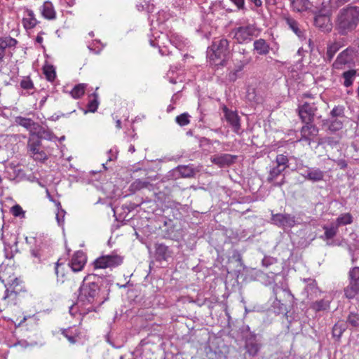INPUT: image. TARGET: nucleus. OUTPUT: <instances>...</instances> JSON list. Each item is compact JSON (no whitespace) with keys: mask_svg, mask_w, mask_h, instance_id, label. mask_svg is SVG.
Wrapping results in <instances>:
<instances>
[{"mask_svg":"<svg viewBox=\"0 0 359 359\" xmlns=\"http://www.w3.org/2000/svg\"><path fill=\"white\" fill-rule=\"evenodd\" d=\"M40 248H32L31 250V255L34 257L40 259L41 257V252Z\"/></svg>","mask_w":359,"mask_h":359,"instance_id":"62","label":"nucleus"},{"mask_svg":"<svg viewBox=\"0 0 359 359\" xmlns=\"http://www.w3.org/2000/svg\"><path fill=\"white\" fill-rule=\"evenodd\" d=\"M251 61V57L244 56L243 60H241V65L237 66L236 70L231 72L229 74V79L231 81H235L237 79V74L240 72L243 67L249 64Z\"/></svg>","mask_w":359,"mask_h":359,"instance_id":"35","label":"nucleus"},{"mask_svg":"<svg viewBox=\"0 0 359 359\" xmlns=\"http://www.w3.org/2000/svg\"><path fill=\"white\" fill-rule=\"evenodd\" d=\"M238 8V10L246 11L245 0H230Z\"/></svg>","mask_w":359,"mask_h":359,"instance_id":"59","label":"nucleus"},{"mask_svg":"<svg viewBox=\"0 0 359 359\" xmlns=\"http://www.w3.org/2000/svg\"><path fill=\"white\" fill-rule=\"evenodd\" d=\"M13 248H4V256L6 259H12L14 257L15 253L19 252L18 248H15V251L12 250Z\"/></svg>","mask_w":359,"mask_h":359,"instance_id":"58","label":"nucleus"},{"mask_svg":"<svg viewBox=\"0 0 359 359\" xmlns=\"http://www.w3.org/2000/svg\"><path fill=\"white\" fill-rule=\"evenodd\" d=\"M189 118L190 115L188 113H183L177 116L175 118V121L180 126H184L190 123Z\"/></svg>","mask_w":359,"mask_h":359,"instance_id":"48","label":"nucleus"},{"mask_svg":"<svg viewBox=\"0 0 359 359\" xmlns=\"http://www.w3.org/2000/svg\"><path fill=\"white\" fill-rule=\"evenodd\" d=\"M231 33L238 43H244L251 41L254 36L258 35L259 31L255 25H248L234 28Z\"/></svg>","mask_w":359,"mask_h":359,"instance_id":"8","label":"nucleus"},{"mask_svg":"<svg viewBox=\"0 0 359 359\" xmlns=\"http://www.w3.org/2000/svg\"><path fill=\"white\" fill-rule=\"evenodd\" d=\"M313 122L304 123L300 130L301 137L299 141H304L311 144V140L318 135L319 129Z\"/></svg>","mask_w":359,"mask_h":359,"instance_id":"15","label":"nucleus"},{"mask_svg":"<svg viewBox=\"0 0 359 359\" xmlns=\"http://www.w3.org/2000/svg\"><path fill=\"white\" fill-rule=\"evenodd\" d=\"M306 285L304 288V292L309 299L317 298L321 293V291L317 286V283L315 280L311 278L304 279Z\"/></svg>","mask_w":359,"mask_h":359,"instance_id":"22","label":"nucleus"},{"mask_svg":"<svg viewBox=\"0 0 359 359\" xmlns=\"http://www.w3.org/2000/svg\"><path fill=\"white\" fill-rule=\"evenodd\" d=\"M333 299L331 294H326L324 298L313 302L311 304V309L316 312L327 311L330 310V304Z\"/></svg>","mask_w":359,"mask_h":359,"instance_id":"21","label":"nucleus"},{"mask_svg":"<svg viewBox=\"0 0 359 359\" xmlns=\"http://www.w3.org/2000/svg\"><path fill=\"white\" fill-rule=\"evenodd\" d=\"M87 84L79 83L76 85L70 92V95L74 99L81 98L85 93Z\"/></svg>","mask_w":359,"mask_h":359,"instance_id":"37","label":"nucleus"},{"mask_svg":"<svg viewBox=\"0 0 359 359\" xmlns=\"http://www.w3.org/2000/svg\"><path fill=\"white\" fill-rule=\"evenodd\" d=\"M334 162L337 164V165L341 169H343V170L346 169L348 166V163H347L346 161L344 159L334 160Z\"/></svg>","mask_w":359,"mask_h":359,"instance_id":"61","label":"nucleus"},{"mask_svg":"<svg viewBox=\"0 0 359 359\" xmlns=\"http://www.w3.org/2000/svg\"><path fill=\"white\" fill-rule=\"evenodd\" d=\"M33 158L35 161L43 162L48 159V156L44 151L40 149L37 154Z\"/></svg>","mask_w":359,"mask_h":359,"instance_id":"57","label":"nucleus"},{"mask_svg":"<svg viewBox=\"0 0 359 359\" xmlns=\"http://www.w3.org/2000/svg\"><path fill=\"white\" fill-rule=\"evenodd\" d=\"M20 86L26 90L34 88V84L29 78L22 79L20 82Z\"/></svg>","mask_w":359,"mask_h":359,"instance_id":"54","label":"nucleus"},{"mask_svg":"<svg viewBox=\"0 0 359 359\" xmlns=\"http://www.w3.org/2000/svg\"><path fill=\"white\" fill-rule=\"evenodd\" d=\"M31 136H36L40 140L45 139L49 141H53L57 139L56 135L48 128L43 127L38 123L31 135Z\"/></svg>","mask_w":359,"mask_h":359,"instance_id":"20","label":"nucleus"},{"mask_svg":"<svg viewBox=\"0 0 359 359\" xmlns=\"http://www.w3.org/2000/svg\"><path fill=\"white\" fill-rule=\"evenodd\" d=\"M283 20L288 28L292 30L299 39H305L304 29L299 22L292 16H283Z\"/></svg>","mask_w":359,"mask_h":359,"instance_id":"19","label":"nucleus"},{"mask_svg":"<svg viewBox=\"0 0 359 359\" xmlns=\"http://www.w3.org/2000/svg\"><path fill=\"white\" fill-rule=\"evenodd\" d=\"M344 43L342 41H334L327 45V52H326V59L327 61L330 62L335 53L343 46Z\"/></svg>","mask_w":359,"mask_h":359,"instance_id":"30","label":"nucleus"},{"mask_svg":"<svg viewBox=\"0 0 359 359\" xmlns=\"http://www.w3.org/2000/svg\"><path fill=\"white\" fill-rule=\"evenodd\" d=\"M41 146V140L36 136H29L27 141V149H34L35 148H40Z\"/></svg>","mask_w":359,"mask_h":359,"instance_id":"47","label":"nucleus"},{"mask_svg":"<svg viewBox=\"0 0 359 359\" xmlns=\"http://www.w3.org/2000/svg\"><path fill=\"white\" fill-rule=\"evenodd\" d=\"M271 221L273 224L282 228H292L297 223L295 216L288 213H272Z\"/></svg>","mask_w":359,"mask_h":359,"instance_id":"12","label":"nucleus"},{"mask_svg":"<svg viewBox=\"0 0 359 359\" xmlns=\"http://www.w3.org/2000/svg\"><path fill=\"white\" fill-rule=\"evenodd\" d=\"M15 122L16 124L21 126L29 130V135H32L34 130V128H35L37 123L34 122L32 118L22 117L20 116L15 117Z\"/></svg>","mask_w":359,"mask_h":359,"instance_id":"29","label":"nucleus"},{"mask_svg":"<svg viewBox=\"0 0 359 359\" xmlns=\"http://www.w3.org/2000/svg\"><path fill=\"white\" fill-rule=\"evenodd\" d=\"M290 6L295 12L310 11L316 13L320 2L313 0H290Z\"/></svg>","mask_w":359,"mask_h":359,"instance_id":"11","label":"nucleus"},{"mask_svg":"<svg viewBox=\"0 0 359 359\" xmlns=\"http://www.w3.org/2000/svg\"><path fill=\"white\" fill-rule=\"evenodd\" d=\"M43 72H44V74L46 75V79L50 81H52L55 79V71L53 68V66H48V67H46L43 69Z\"/></svg>","mask_w":359,"mask_h":359,"instance_id":"50","label":"nucleus"},{"mask_svg":"<svg viewBox=\"0 0 359 359\" xmlns=\"http://www.w3.org/2000/svg\"><path fill=\"white\" fill-rule=\"evenodd\" d=\"M353 222V217L350 213H344L337 218L336 224L339 227L341 225L350 224Z\"/></svg>","mask_w":359,"mask_h":359,"instance_id":"42","label":"nucleus"},{"mask_svg":"<svg viewBox=\"0 0 359 359\" xmlns=\"http://www.w3.org/2000/svg\"><path fill=\"white\" fill-rule=\"evenodd\" d=\"M323 229L325 230V237L327 239H331L336 236L338 226H337V224H331L330 226H324Z\"/></svg>","mask_w":359,"mask_h":359,"instance_id":"44","label":"nucleus"},{"mask_svg":"<svg viewBox=\"0 0 359 359\" xmlns=\"http://www.w3.org/2000/svg\"><path fill=\"white\" fill-rule=\"evenodd\" d=\"M9 236V241H4V244L5 245V247H13L15 245H17L18 244V241H17V237L15 235H13V234H10V235H7Z\"/></svg>","mask_w":359,"mask_h":359,"instance_id":"53","label":"nucleus"},{"mask_svg":"<svg viewBox=\"0 0 359 359\" xmlns=\"http://www.w3.org/2000/svg\"><path fill=\"white\" fill-rule=\"evenodd\" d=\"M346 323L353 327H359V314L355 313H350L347 317Z\"/></svg>","mask_w":359,"mask_h":359,"instance_id":"46","label":"nucleus"},{"mask_svg":"<svg viewBox=\"0 0 359 359\" xmlns=\"http://www.w3.org/2000/svg\"><path fill=\"white\" fill-rule=\"evenodd\" d=\"M289 159L287 156L284 154H278L276 158V165L278 168L285 170L286 168H289Z\"/></svg>","mask_w":359,"mask_h":359,"instance_id":"40","label":"nucleus"},{"mask_svg":"<svg viewBox=\"0 0 359 359\" xmlns=\"http://www.w3.org/2000/svg\"><path fill=\"white\" fill-rule=\"evenodd\" d=\"M323 126H327V130L332 133L341 130L343 127V121L341 118H327L323 121Z\"/></svg>","mask_w":359,"mask_h":359,"instance_id":"26","label":"nucleus"},{"mask_svg":"<svg viewBox=\"0 0 359 359\" xmlns=\"http://www.w3.org/2000/svg\"><path fill=\"white\" fill-rule=\"evenodd\" d=\"M253 47L254 50L261 55H266L270 51L269 44L263 39L255 40L253 43Z\"/></svg>","mask_w":359,"mask_h":359,"instance_id":"28","label":"nucleus"},{"mask_svg":"<svg viewBox=\"0 0 359 359\" xmlns=\"http://www.w3.org/2000/svg\"><path fill=\"white\" fill-rule=\"evenodd\" d=\"M314 25L323 32H330L332 29V24L328 16L322 14L316 15L314 18Z\"/></svg>","mask_w":359,"mask_h":359,"instance_id":"23","label":"nucleus"},{"mask_svg":"<svg viewBox=\"0 0 359 359\" xmlns=\"http://www.w3.org/2000/svg\"><path fill=\"white\" fill-rule=\"evenodd\" d=\"M55 273L57 276V281L58 283H63L65 281L64 278L65 276V266L63 263L60 262V259L55 263Z\"/></svg>","mask_w":359,"mask_h":359,"instance_id":"36","label":"nucleus"},{"mask_svg":"<svg viewBox=\"0 0 359 359\" xmlns=\"http://www.w3.org/2000/svg\"><path fill=\"white\" fill-rule=\"evenodd\" d=\"M149 253L154 254L156 260L158 262L168 261V259L170 256L168 248H155L154 252L151 250V248H149Z\"/></svg>","mask_w":359,"mask_h":359,"instance_id":"33","label":"nucleus"},{"mask_svg":"<svg viewBox=\"0 0 359 359\" xmlns=\"http://www.w3.org/2000/svg\"><path fill=\"white\" fill-rule=\"evenodd\" d=\"M42 15L48 20H54L56 18V13L51 2L46 1L41 8Z\"/></svg>","mask_w":359,"mask_h":359,"instance_id":"32","label":"nucleus"},{"mask_svg":"<svg viewBox=\"0 0 359 359\" xmlns=\"http://www.w3.org/2000/svg\"><path fill=\"white\" fill-rule=\"evenodd\" d=\"M177 170L182 177L191 178L194 177L199 170L194 166V165H180L177 167Z\"/></svg>","mask_w":359,"mask_h":359,"instance_id":"25","label":"nucleus"},{"mask_svg":"<svg viewBox=\"0 0 359 359\" xmlns=\"http://www.w3.org/2000/svg\"><path fill=\"white\" fill-rule=\"evenodd\" d=\"M8 46V42L0 39V60H2L5 55V50Z\"/></svg>","mask_w":359,"mask_h":359,"instance_id":"56","label":"nucleus"},{"mask_svg":"<svg viewBox=\"0 0 359 359\" xmlns=\"http://www.w3.org/2000/svg\"><path fill=\"white\" fill-rule=\"evenodd\" d=\"M356 76L357 71L355 69H350L344 72L341 75V77L344 79V86L346 88L352 86Z\"/></svg>","mask_w":359,"mask_h":359,"instance_id":"34","label":"nucleus"},{"mask_svg":"<svg viewBox=\"0 0 359 359\" xmlns=\"http://www.w3.org/2000/svg\"><path fill=\"white\" fill-rule=\"evenodd\" d=\"M248 3L252 5L251 9L255 10L262 6V0H248Z\"/></svg>","mask_w":359,"mask_h":359,"instance_id":"60","label":"nucleus"},{"mask_svg":"<svg viewBox=\"0 0 359 359\" xmlns=\"http://www.w3.org/2000/svg\"><path fill=\"white\" fill-rule=\"evenodd\" d=\"M87 255L82 250H77L70 257L68 266L74 273L81 271L87 262Z\"/></svg>","mask_w":359,"mask_h":359,"instance_id":"13","label":"nucleus"},{"mask_svg":"<svg viewBox=\"0 0 359 359\" xmlns=\"http://www.w3.org/2000/svg\"><path fill=\"white\" fill-rule=\"evenodd\" d=\"M11 212L15 217H25V211H23L22 208L19 205H13L11 209Z\"/></svg>","mask_w":359,"mask_h":359,"instance_id":"51","label":"nucleus"},{"mask_svg":"<svg viewBox=\"0 0 359 359\" xmlns=\"http://www.w3.org/2000/svg\"><path fill=\"white\" fill-rule=\"evenodd\" d=\"M346 326L343 323H337L332 327V337L337 341H339L343 332L346 330Z\"/></svg>","mask_w":359,"mask_h":359,"instance_id":"38","label":"nucleus"},{"mask_svg":"<svg viewBox=\"0 0 359 359\" xmlns=\"http://www.w3.org/2000/svg\"><path fill=\"white\" fill-rule=\"evenodd\" d=\"M359 23V7L348 6L341 9L336 18L335 29L341 35L352 32Z\"/></svg>","mask_w":359,"mask_h":359,"instance_id":"4","label":"nucleus"},{"mask_svg":"<svg viewBox=\"0 0 359 359\" xmlns=\"http://www.w3.org/2000/svg\"><path fill=\"white\" fill-rule=\"evenodd\" d=\"M284 171L275 165L271 167L269 171L266 182L273 187H281L285 182V175H282Z\"/></svg>","mask_w":359,"mask_h":359,"instance_id":"18","label":"nucleus"},{"mask_svg":"<svg viewBox=\"0 0 359 359\" xmlns=\"http://www.w3.org/2000/svg\"><path fill=\"white\" fill-rule=\"evenodd\" d=\"M92 95L94 97V98L89 101L88 103V109L84 111L85 114L89 112H95L97 109L99 102L97 100V94L96 93H94L92 94Z\"/></svg>","mask_w":359,"mask_h":359,"instance_id":"43","label":"nucleus"},{"mask_svg":"<svg viewBox=\"0 0 359 359\" xmlns=\"http://www.w3.org/2000/svg\"><path fill=\"white\" fill-rule=\"evenodd\" d=\"M38 20L35 18V15L32 10L26 11V15L22 19V24L26 29L34 28L37 24Z\"/></svg>","mask_w":359,"mask_h":359,"instance_id":"31","label":"nucleus"},{"mask_svg":"<svg viewBox=\"0 0 359 359\" xmlns=\"http://www.w3.org/2000/svg\"><path fill=\"white\" fill-rule=\"evenodd\" d=\"M298 114L302 123L313 122L317 107L314 103L304 102L299 106Z\"/></svg>","mask_w":359,"mask_h":359,"instance_id":"14","label":"nucleus"},{"mask_svg":"<svg viewBox=\"0 0 359 359\" xmlns=\"http://www.w3.org/2000/svg\"><path fill=\"white\" fill-rule=\"evenodd\" d=\"M277 262V259L271 256H264L262 260V266L264 267H269Z\"/></svg>","mask_w":359,"mask_h":359,"instance_id":"52","label":"nucleus"},{"mask_svg":"<svg viewBox=\"0 0 359 359\" xmlns=\"http://www.w3.org/2000/svg\"><path fill=\"white\" fill-rule=\"evenodd\" d=\"M350 283L344 289V294L348 299H353L359 294V266H355L349 272Z\"/></svg>","mask_w":359,"mask_h":359,"instance_id":"10","label":"nucleus"},{"mask_svg":"<svg viewBox=\"0 0 359 359\" xmlns=\"http://www.w3.org/2000/svg\"><path fill=\"white\" fill-rule=\"evenodd\" d=\"M344 107L343 106H336L330 111V118H344Z\"/></svg>","mask_w":359,"mask_h":359,"instance_id":"45","label":"nucleus"},{"mask_svg":"<svg viewBox=\"0 0 359 359\" xmlns=\"http://www.w3.org/2000/svg\"><path fill=\"white\" fill-rule=\"evenodd\" d=\"M319 144H327L332 149L337 148L339 144V140L334 137H325L320 140Z\"/></svg>","mask_w":359,"mask_h":359,"instance_id":"41","label":"nucleus"},{"mask_svg":"<svg viewBox=\"0 0 359 359\" xmlns=\"http://www.w3.org/2000/svg\"><path fill=\"white\" fill-rule=\"evenodd\" d=\"M65 212L62 210L60 212H58L56 215V219L59 224H60L63 222V217Z\"/></svg>","mask_w":359,"mask_h":359,"instance_id":"63","label":"nucleus"},{"mask_svg":"<svg viewBox=\"0 0 359 359\" xmlns=\"http://www.w3.org/2000/svg\"><path fill=\"white\" fill-rule=\"evenodd\" d=\"M108 154H109V158H108L109 161H111L116 158V151H114L112 149H110L108 151Z\"/></svg>","mask_w":359,"mask_h":359,"instance_id":"64","label":"nucleus"},{"mask_svg":"<svg viewBox=\"0 0 359 359\" xmlns=\"http://www.w3.org/2000/svg\"><path fill=\"white\" fill-rule=\"evenodd\" d=\"M302 175L312 182H319L323 180L324 172L319 168H309Z\"/></svg>","mask_w":359,"mask_h":359,"instance_id":"27","label":"nucleus"},{"mask_svg":"<svg viewBox=\"0 0 359 359\" xmlns=\"http://www.w3.org/2000/svg\"><path fill=\"white\" fill-rule=\"evenodd\" d=\"M22 281L17 277L9 276L2 278L0 276V307L15 306L21 301L22 294L25 292Z\"/></svg>","mask_w":359,"mask_h":359,"instance_id":"3","label":"nucleus"},{"mask_svg":"<svg viewBox=\"0 0 359 359\" xmlns=\"http://www.w3.org/2000/svg\"><path fill=\"white\" fill-rule=\"evenodd\" d=\"M243 339L245 353L251 358L257 356L262 348V337L254 332H250L243 337Z\"/></svg>","mask_w":359,"mask_h":359,"instance_id":"7","label":"nucleus"},{"mask_svg":"<svg viewBox=\"0 0 359 359\" xmlns=\"http://www.w3.org/2000/svg\"><path fill=\"white\" fill-rule=\"evenodd\" d=\"M84 308L85 306H79L77 301L76 304L72 305L69 307V313L72 316H76L77 313H79L80 315L87 314L88 313H86L83 311H82L83 309L84 310Z\"/></svg>","mask_w":359,"mask_h":359,"instance_id":"49","label":"nucleus"},{"mask_svg":"<svg viewBox=\"0 0 359 359\" xmlns=\"http://www.w3.org/2000/svg\"><path fill=\"white\" fill-rule=\"evenodd\" d=\"M222 110L224 114V118L231 127L233 131L240 134L241 130V119L236 111L229 109L226 106L223 107Z\"/></svg>","mask_w":359,"mask_h":359,"instance_id":"17","label":"nucleus"},{"mask_svg":"<svg viewBox=\"0 0 359 359\" xmlns=\"http://www.w3.org/2000/svg\"><path fill=\"white\" fill-rule=\"evenodd\" d=\"M114 282L111 275L100 276L97 274H88L79 287L78 296V305L85 306L86 313L95 311L107 299L104 295L102 296L101 290L107 295L109 294L110 287Z\"/></svg>","mask_w":359,"mask_h":359,"instance_id":"1","label":"nucleus"},{"mask_svg":"<svg viewBox=\"0 0 359 359\" xmlns=\"http://www.w3.org/2000/svg\"><path fill=\"white\" fill-rule=\"evenodd\" d=\"M357 53L358 51L355 48L348 47L337 55L332 64L333 68L335 69H342L346 65L350 67L353 65Z\"/></svg>","mask_w":359,"mask_h":359,"instance_id":"9","label":"nucleus"},{"mask_svg":"<svg viewBox=\"0 0 359 359\" xmlns=\"http://www.w3.org/2000/svg\"><path fill=\"white\" fill-rule=\"evenodd\" d=\"M349 254L352 257L353 264H356L358 261V256L359 255V248H349Z\"/></svg>","mask_w":359,"mask_h":359,"instance_id":"55","label":"nucleus"},{"mask_svg":"<svg viewBox=\"0 0 359 359\" xmlns=\"http://www.w3.org/2000/svg\"><path fill=\"white\" fill-rule=\"evenodd\" d=\"M150 186L149 182L137 179L130 184V189L135 192L144 188H149Z\"/></svg>","mask_w":359,"mask_h":359,"instance_id":"39","label":"nucleus"},{"mask_svg":"<svg viewBox=\"0 0 359 359\" xmlns=\"http://www.w3.org/2000/svg\"><path fill=\"white\" fill-rule=\"evenodd\" d=\"M261 280L265 285H272L271 290L273 301L271 307L277 314L287 311V305L291 306L294 303V297L290 292L286 276L280 272H271L269 274L261 273Z\"/></svg>","mask_w":359,"mask_h":359,"instance_id":"2","label":"nucleus"},{"mask_svg":"<svg viewBox=\"0 0 359 359\" xmlns=\"http://www.w3.org/2000/svg\"><path fill=\"white\" fill-rule=\"evenodd\" d=\"M229 54V41L224 38L215 39L208 48L207 55L215 66H224Z\"/></svg>","mask_w":359,"mask_h":359,"instance_id":"5","label":"nucleus"},{"mask_svg":"<svg viewBox=\"0 0 359 359\" xmlns=\"http://www.w3.org/2000/svg\"><path fill=\"white\" fill-rule=\"evenodd\" d=\"M224 248H215V252L217 255V261L220 264H226L230 262H236L237 266H243L242 258L240 254L236 250L232 251V255H223Z\"/></svg>","mask_w":359,"mask_h":359,"instance_id":"16","label":"nucleus"},{"mask_svg":"<svg viewBox=\"0 0 359 359\" xmlns=\"http://www.w3.org/2000/svg\"><path fill=\"white\" fill-rule=\"evenodd\" d=\"M236 158V156H232L229 154H222L215 156L212 158V162L220 167H223L224 165H229L232 164Z\"/></svg>","mask_w":359,"mask_h":359,"instance_id":"24","label":"nucleus"},{"mask_svg":"<svg viewBox=\"0 0 359 359\" xmlns=\"http://www.w3.org/2000/svg\"><path fill=\"white\" fill-rule=\"evenodd\" d=\"M124 257L116 251L108 255H102L96 258L92 263L94 270L114 269L121 266L123 262Z\"/></svg>","mask_w":359,"mask_h":359,"instance_id":"6","label":"nucleus"}]
</instances>
